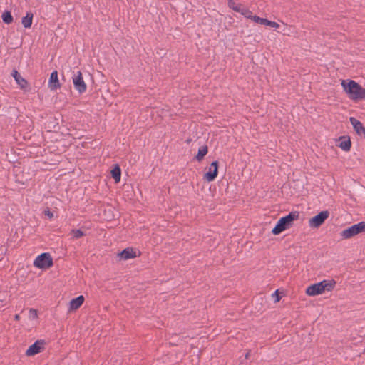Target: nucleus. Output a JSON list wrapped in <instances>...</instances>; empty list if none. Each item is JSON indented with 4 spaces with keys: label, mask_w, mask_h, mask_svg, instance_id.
Listing matches in <instances>:
<instances>
[{
    "label": "nucleus",
    "mask_w": 365,
    "mask_h": 365,
    "mask_svg": "<svg viewBox=\"0 0 365 365\" xmlns=\"http://www.w3.org/2000/svg\"><path fill=\"white\" fill-rule=\"evenodd\" d=\"M338 146L344 151H349L351 147L350 138L345 135L339 137Z\"/></svg>",
    "instance_id": "obj_13"
},
{
    "label": "nucleus",
    "mask_w": 365,
    "mask_h": 365,
    "mask_svg": "<svg viewBox=\"0 0 365 365\" xmlns=\"http://www.w3.org/2000/svg\"><path fill=\"white\" fill-rule=\"evenodd\" d=\"M239 13H240L245 17H246L247 19H250L252 20H253V16H255V15H252V13L251 11H250L248 9H246L243 6L242 7L241 11H239Z\"/></svg>",
    "instance_id": "obj_22"
},
{
    "label": "nucleus",
    "mask_w": 365,
    "mask_h": 365,
    "mask_svg": "<svg viewBox=\"0 0 365 365\" xmlns=\"http://www.w3.org/2000/svg\"><path fill=\"white\" fill-rule=\"evenodd\" d=\"M11 76L14 78L17 84L21 89H25L28 86V82L24 79L20 73L15 69L12 71Z\"/></svg>",
    "instance_id": "obj_12"
},
{
    "label": "nucleus",
    "mask_w": 365,
    "mask_h": 365,
    "mask_svg": "<svg viewBox=\"0 0 365 365\" xmlns=\"http://www.w3.org/2000/svg\"><path fill=\"white\" fill-rule=\"evenodd\" d=\"M250 354V351H248L246 353V354H245V359H249Z\"/></svg>",
    "instance_id": "obj_27"
},
{
    "label": "nucleus",
    "mask_w": 365,
    "mask_h": 365,
    "mask_svg": "<svg viewBox=\"0 0 365 365\" xmlns=\"http://www.w3.org/2000/svg\"><path fill=\"white\" fill-rule=\"evenodd\" d=\"M227 6L236 12L240 11L242 7L241 4H236L234 0H228Z\"/></svg>",
    "instance_id": "obj_21"
},
{
    "label": "nucleus",
    "mask_w": 365,
    "mask_h": 365,
    "mask_svg": "<svg viewBox=\"0 0 365 365\" xmlns=\"http://www.w3.org/2000/svg\"><path fill=\"white\" fill-rule=\"evenodd\" d=\"M53 264V259L48 252L38 255L34 262V265L40 269H48Z\"/></svg>",
    "instance_id": "obj_5"
},
{
    "label": "nucleus",
    "mask_w": 365,
    "mask_h": 365,
    "mask_svg": "<svg viewBox=\"0 0 365 365\" xmlns=\"http://www.w3.org/2000/svg\"><path fill=\"white\" fill-rule=\"evenodd\" d=\"M14 319H15V320H19V319H20V316H19V314H16V315L14 316Z\"/></svg>",
    "instance_id": "obj_28"
},
{
    "label": "nucleus",
    "mask_w": 365,
    "mask_h": 365,
    "mask_svg": "<svg viewBox=\"0 0 365 365\" xmlns=\"http://www.w3.org/2000/svg\"><path fill=\"white\" fill-rule=\"evenodd\" d=\"M44 214L45 215L48 216L50 219H51L53 216V212L49 209L46 210L44 211Z\"/></svg>",
    "instance_id": "obj_25"
},
{
    "label": "nucleus",
    "mask_w": 365,
    "mask_h": 365,
    "mask_svg": "<svg viewBox=\"0 0 365 365\" xmlns=\"http://www.w3.org/2000/svg\"><path fill=\"white\" fill-rule=\"evenodd\" d=\"M219 163L217 160L213 161L209 168V170L205 173L204 179L207 182L213 181L218 174Z\"/></svg>",
    "instance_id": "obj_8"
},
{
    "label": "nucleus",
    "mask_w": 365,
    "mask_h": 365,
    "mask_svg": "<svg viewBox=\"0 0 365 365\" xmlns=\"http://www.w3.org/2000/svg\"><path fill=\"white\" fill-rule=\"evenodd\" d=\"M208 153V147L207 145H202L198 149V152L197 155L195 157V159L197 161H201L204 157Z\"/></svg>",
    "instance_id": "obj_19"
},
{
    "label": "nucleus",
    "mask_w": 365,
    "mask_h": 365,
    "mask_svg": "<svg viewBox=\"0 0 365 365\" xmlns=\"http://www.w3.org/2000/svg\"><path fill=\"white\" fill-rule=\"evenodd\" d=\"M44 341L43 340H38L34 342L32 345H31L29 349L26 351V354L27 356H34L35 354L41 351L43 349Z\"/></svg>",
    "instance_id": "obj_9"
},
{
    "label": "nucleus",
    "mask_w": 365,
    "mask_h": 365,
    "mask_svg": "<svg viewBox=\"0 0 365 365\" xmlns=\"http://www.w3.org/2000/svg\"><path fill=\"white\" fill-rule=\"evenodd\" d=\"M363 232H365V221L349 227L341 231L340 235L343 239L347 240Z\"/></svg>",
    "instance_id": "obj_4"
},
{
    "label": "nucleus",
    "mask_w": 365,
    "mask_h": 365,
    "mask_svg": "<svg viewBox=\"0 0 365 365\" xmlns=\"http://www.w3.org/2000/svg\"><path fill=\"white\" fill-rule=\"evenodd\" d=\"M349 121L356 134L359 136H363L365 138V127L363 125V124L354 117H351L349 118Z\"/></svg>",
    "instance_id": "obj_10"
},
{
    "label": "nucleus",
    "mask_w": 365,
    "mask_h": 365,
    "mask_svg": "<svg viewBox=\"0 0 365 365\" xmlns=\"http://www.w3.org/2000/svg\"><path fill=\"white\" fill-rule=\"evenodd\" d=\"M299 212L293 211L290 212L287 215L281 217L272 229V234L277 235L289 228L292 225L293 222L299 219Z\"/></svg>",
    "instance_id": "obj_2"
},
{
    "label": "nucleus",
    "mask_w": 365,
    "mask_h": 365,
    "mask_svg": "<svg viewBox=\"0 0 365 365\" xmlns=\"http://www.w3.org/2000/svg\"><path fill=\"white\" fill-rule=\"evenodd\" d=\"M61 87V84L58 81L57 71H53L50 76L48 80V88L51 90H56Z\"/></svg>",
    "instance_id": "obj_11"
},
{
    "label": "nucleus",
    "mask_w": 365,
    "mask_h": 365,
    "mask_svg": "<svg viewBox=\"0 0 365 365\" xmlns=\"http://www.w3.org/2000/svg\"><path fill=\"white\" fill-rule=\"evenodd\" d=\"M110 173L112 178L115 180V182H120L121 177V170L118 164H115L114 165Z\"/></svg>",
    "instance_id": "obj_18"
},
{
    "label": "nucleus",
    "mask_w": 365,
    "mask_h": 365,
    "mask_svg": "<svg viewBox=\"0 0 365 365\" xmlns=\"http://www.w3.org/2000/svg\"><path fill=\"white\" fill-rule=\"evenodd\" d=\"M73 83L74 88L79 93H83L86 91L87 86L83 81L82 73L81 71H78L76 75L73 76Z\"/></svg>",
    "instance_id": "obj_7"
},
{
    "label": "nucleus",
    "mask_w": 365,
    "mask_h": 365,
    "mask_svg": "<svg viewBox=\"0 0 365 365\" xmlns=\"http://www.w3.org/2000/svg\"><path fill=\"white\" fill-rule=\"evenodd\" d=\"M329 212L328 210H324L318 213L317 215L310 218L309 220V225L311 227L318 228L320 227L324 221L329 217Z\"/></svg>",
    "instance_id": "obj_6"
},
{
    "label": "nucleus",
    "mask_w": 365,
    "mask_h": 365,
    "mask_svg": "<svg viewBox=\"0 0 365 365\" xmlns=\"http://www.w3.org/2000/svg\"><path fill=\"white\" fill-rule=\"evenodd\" d=\"M3 21L6 24H10L13 22V16L11 13L9 11H5L1 16Z\"/></svg>",
    "instance_id": "obj_20"
},
{
    "label": "nucleus",
    "mask_w": 365,
    "mask_h": 365,
    "mask_svg": "<svg viewBox=\"0 0 365 365\" xmlns=\"http://www.w3.org/2000/svg\"><path fill=\"white\" fill-rule=\"evenodd\" d=\"M84 297L80 295L71 300L69 303V311H73L78 309L83 303Z\"/></svg>",
    "instance_id": "obj_14"
},
{
    "label": "nucleus",
    "mask_w": 365,
    "mask_h": 365,
    "mask_svg": "<svg viewBox=\"0 0 365 365\" xmlns=\"http://www.w3.org/2000/svg\"><path fill=\"white\" fill-rule=\"evenodd\" d=\"M336 285L334 279L322 280L309 286L306 289V294L309 296H317L322 294L324 291H331Z\"/></svg>",
    "instance_id": "obj_3"
},
{
    "label": "nucleus",
    "mask_w": 365,
    "mask_h": 365,
    "mask_svg": "<svg viewBox=\"0 0 365 365\" xmlns=\"http://www.w3.org/2000/svg\"><path fill=\"white\" fill-rule=\"evenodd\" d=\"M121 259H128L135 257V252L133 248H125L118 254Z\"/></svg>",
    "instance_id": "obj_16"
},
{
    "label": "nucleus",
    "mask_w": 365,
    "mask_h": 365,
    "mask_svg": "<svg viewBox=\"0 0 365 365\" xmlns=\"http://www.w3.org/2000/svg\"><path fill=\"white\" fill-rule=\"evenodd\" d=\"M253 21L257 24H260L262 25L269 26L274 27V28H278L279 26V25L275 21H272L267 19L261 18L257 16H253Z\"/></svg>",
    "instance_id": "obj_15"
},
{
    "label": "nucleus",
    "mask_w": 365,
    "mask_h": 365,
    "mask_svg": "<svg viewBox=\"0 0 365 365\" xmlns=\"http://www.w3.org/2000/svg\"><path fill=\"white\" fill-rule=\"evenodd\" d=\"M71 233L76 239H78L85 235L84 232L81 230H72Z\"/></svg>",
    "instance_id": "obj_23"
},
{
    "label": "nucleus",
    "mask_w": 365,
    "mask_h": 365,
    "mask_svg": "<svg viewBox=\"0 0 365 365\" xmlns=\"http://www.w3.org/2000/svg\"><path fill=\"white\" fill-rule=\"evenodd\" d=\"M30 313L31 314V317L33 319H35V318H36L38 317L37 311L36 309H30Z\"/></svg>",
    "instance_id": "obj_26"
},
{
    "label": "nucleus",
    "mask_w": 365,
    "mask_h": 365,
    "mask_svg": "<svg viewBox=\"0 0 365 365\" xmlns=\"http://www.w3.org/2000/svg\"><path fill=\"white\" fill-rule=\"evenodd\" d=\"M34 14L31 12H27L26 15L22 18L21 23L25 29H29L32 25Z\"/></svg>",
    "instance_id": "obj_17"
},
{
    "label": "nucleus",
    "mask_w": 365,
    "mask_h": 365,
    "mask_svg": "<svg viewBox=\"0 0 365 365\" xmlns=\"http://www.w3.org/2000/svg\"><path fill=\"white\" fill-rule=\"evenodd\" d=\"M341 86L349 98L354 101L365 99V88L353 80H342Z\"/></svg>",
    "instance_id": "obj_1"
},
{
    "label": "nucleus",
    "mask_w": 365,
    "mask_h": 365,
    "mask_svg": "<svg viewBox=\"0 0 365 365\" xmlns=\"http://www.w3.org/2000/svg\"><path fill=\"white\" fill-rule=\"evenodd\" d=\"M272 295L276 297L274 300L275 302H277L281 299V296L279 295L278 290H276Z\"/></svg>",
    "instance_id": "obj_24"
}]
</instances>
